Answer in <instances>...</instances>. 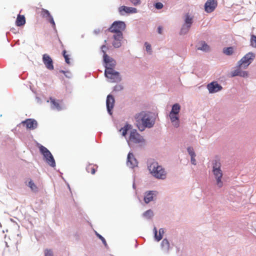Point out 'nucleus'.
<instances>
[{
	"mask_svg": "<svg viewBox=\"0 0 256 256\" xmlns=\"http://www.w3.org/2000/svg\"><path fill=\"white\" fill-rule=\"evenodd\" d=\"M130 129H131V126L130 125H126L124 128H122V130H120V131H122V134L123 136H125L126 134L128 131Z\"/></svg>",
	"mask_w": 256,
	"mask_h": 256,
	"instance_id": "473e14b6",
	"label": "nucleus"
},
{
	"mask_svg": "<svg viewBox=\"0 0 256 256\" xmlns=\"http://www.w3.org/2000/svg\"><path fill=\"white\" fill-rule=\"evenodd\" d=\"M195 156H190L191 157V162L194 165H196V160L195 159Z\"/></svg>",
	"mask_w": 256,
	"mask_h": 256,
	"instance_id": "c03bdc74",
	"label": "nucleus"
},
{
	"mask_svg": "<svg viewBox=\"0 0 256 256\" xmlns=\"http://www.w3.org/2000/svg\"><path fill=\"white\" fill-rule=\"evenodd\" d=\"M155 7L158 10L161 9L163 7V4L161 2H157L155 4Z\"/></svg>",
	"mask_w": 256,
	"mask_h": 256,
	"instance_id": "37998d69",
	"label": "nucleus"
},
{
	"mask_svg": "<svg viewBox=\"0 0 256 256\" xmlns=\"http://www.w3.org/2000/svg\"><path fill=\"white\" fill-rule=\"evenodd\" d=\"M22 123L26 126L27 128L30 130H34L37 128V122L34 119L28 118L22 122Z\"/></svg>",
	"mask_w": 256,
	"mask_h": 256,
	"instance_id": "4468645a",
	"label": "nucleus"
},
{
	"mask_svg": "<svg viewBox=\"0 0 256 256\" xmlns=\"http://www.w3.org/2000/svg\"><path fill=\"white\" fill-rule=\"evenodd\" d=\"M255 58V54L252 52L246 54L238 62V66L240 68H246L252 62Z\"/></svg>",
	"mask_w": 256,
	"mask_h": 256,
	"instance_id": "39448f33",
	"label": "nucleus"
},
{
	"mask_svg": "<svg viewBox=\"0 0 256 256\" xmlns=\"http://www.w3.org/2000/svg\"><path fill=\"white\" fill-rule=\"evenodd\" d=\"M98 166L97 165L93 164H89L86 168V170L88 172L94 174L97 170Z\"/></svg>",
	"mask_w": 256,
	"mask_h": 256,
	"instance_id": "4be33fe9",
	"label": "nucleus"
},
{
	"mask_svg": "<svg viewBox=\"0 0 256 256\" xmlns=\"http://www.w3.org/2000/svg\"><path fill=\"white\" fill-rule=\"evenodd\" d=\"M158 32L160 34H162V27L160 26H158Z\"/></svg>",
	"mask_w": 256,
	"mask_h": 256,
	"instance_id": "49530a36",
	"label": "nucleus"
},
{
	"mask_svg": "<svg viewBox=\"0 0 256 256\" xmlns=\"http://www.w3.org/2000/svg\"><path fill=\"white\" fill-rule=\"evenodd\" d=\"M112 100V94H110L108 96L106 104V108L108 113L111 115L112 113L111 112L112 108V104H110V100Z\"/></svg>",
	"mask_w": 256,
	"mask_h": 256,
	"instance_id": "393cba45",
	"label": "nucleus"
},
{
	"mask_svg": "<svg viewBox=\"0 0 256 256\" xmlns=\"http://www.w3.org/2000/svg\"><path fill=\"white\" fill-rule=\"evenodd\" d=\"M112 102H113V103H114V99H113V100H112Z\"/></svg>",
	"mask_w": 256,
	"mask_h": 256,
	"instance_id": "09e8293b",
	"label": "nucleus"
},
{
	"mask_svg": "<svg viewBox=\"0 0 256 256\" xmlns=\"http://www.w3.org/2000/svg\"><path fill=\"white\" fill-rule=\"evenodd\" d=\"M122 86L120 84H116L115 86H114V90L115 91H119L122 89Z\"/></svg>",
	"mask_w": 256,
	"mask_h": 256,
	"instance_id": "58836bf2",
	"label": "nucleus"
},
{
	"mask_svg": "<svg viewBox=\"0 0 256 256\" xmlns=\"http://www.w3.org/2000/svg\"><path fill=\"white\" fill-rule=\"evenodd\" d=\"M96 234L98 236V237L99 238L102 240V242L104 244V245L105 246H106V241L105 239L101 235H100V234H98L96 232Z\"/></svg>",
	"mask_w": 256,
	"mask_h": 256,
	"instance_id": "ea45409f",
	"label": "nucleus"
},
{
	"mask_svg": "<svg viewBox=\"0 0 256 256\" xmlns=\"http://www.w3.org/2000/svg\"><path fill=\"white\" fill-rule=\"evenodd\" d=\"M223 52L226 55L230 56L233 54L234 50L232 47H228L224 48Z\"/></svg>",
	"mask_w": 256,
	"mask_h": 256,
	"instance_id": "c756f323",
	"label": "nucleus"
},
{
	"mask_svg": "<svg viewBox=\"0 0 256 256\" xmlns=\"http://www.w3.org/2000/svg\"><path fill=\"white\" fill-rule=\"evenodd\" d=\"M28 186L33 191H37V190H38V188H37L36 186L34 184V182L31 180L28 182Z\"/></svg>",
	"mask_w": 256,
	"mask_h": 256,
	"instance_id": "7c9ffc66",
	"label": "nucleus"
},
{
	"mask_svg": "<svg viewBox=\"0 0 256 256\" xmlns=\"http://www.w3.org/2000/svg\"><path fill=\"white\" fill-rule=\"evenodd\" d=\"M26 24V18L24 15L18 14L16 21V24L18 26H24Z\"/></svg>",
	"mask_w": 256,
	"mask_h": 256,
	"instance_id": "412c9836",
	"label": "nucleus"
},
{
	"mask_svg": "<svg viewBox=\"0 0 256 256\" xmlns=\"http://www.w3.org/2000/svg\"><path fill=\"white\" fill-rule=\"evenodd\" d=\"M218 6L216 0H208L204 4L206 12L210 13L212 12Z\"/></svg>",
	"mask_w": 256,
	"mask_h": 256,
	"instance_id": "9d476101",
	"label": "nucleus"
},
{
	"mask_svg": "<svg viewBox=\"0 0 256 256\" xmlns=\"http://www.w3.org/2000/svg\"><path fill=\"white\" fill-rule=\"evenodd\" d=\"M66 50H63V52H62L63 56L66 62L68 64H70V58H68V56L66 54Z\"/></svg>",
	"mask_w": 256,
	"mask_h": 256,
	"instance_id": "72a5a7b5",
	"label": "nucleus"
},
{
	"mask_svg": "<svg viewBox=\"0 0 256 256\" xmlns=\"http://www.w3.org/2000/svg\"><path fill=\"white\" fill-rule=\"evenodd\" d=\"M122 35H121V38H119L117 34H113V46L116 48H120L122 45Z\"/></svg>",
	"mask_w": 256,
	"mask_h": 256,
	"instance_id": "6ab92c4d",
	"label": "nucleus"
},
{
	"mask_svg": "<svg viewBox=\"0 0 256 256\" xmlns=\"http://www.w3.org/2000/svg\"><path fill=\"white\" fill-rule=\"evenodd\" d=\"M118 12L120 15H124L125 14L136 13L137 9L132 7L121 6L118 8Z\"/></svg>",
	"mask_w": 256,
	"mask_h": 256,
	"instance_id": "9b49d317",
	"label": "nucleus"
},
{
	"mask_svg": "<svg viewBox=\"0 0 256 256\" xmlns=\"http://www.w3.org/2000/svg\"><path fill=\"white\" fill-rule=\"evenodd\" d=\"M192 23V18L190 17L188 14H186V15L185 24L181 30V34H186L188 31Z\"/></svg>",
	"mask_w": 256,
	"mask_h": 256,
	"instance_id": "1a4fd4ad",
	"label": "nucleus"
},
{
	"mask_svg": "<svg viewBox=\"0 0 256 256\" xmlns=\"http://www.w3.org/2000/svg\"><path fill=\"white\" fill-rule=\"evenodd\" d=\"M146 46V50L151 54V45L147 42L144 44Z\"/></svg>",
	"mask_w": 256,
	"mask_h": 256,
	"instance_id": "e433bc0d",
	"label": "nucleus"
},
{
	"mask_svg": "<svg viewBox=\"0 0 256 256\" xmlns=\"http://www.w3.org/2000/svg\"><path fill=\"white\" fill-rule=\"evenodd\" d=\"M242 68H240L238 66V68L232 72V76H240L242 77H247L248 76V73L246 71H243L241 70Z\"/></svg>",
	"mask_w": 256,
	"mask_h": 256,
	"instance_id": "f3484780",
	"label": "nucleus"
},
{
	"mask_svg": "<svg viewBox=\"0 0 256 256\" xmlns=\"http://www.w3.org/2000/svg\"><path fill=\"white\" fill-rule=\"evenodd\" d=\"M156 192L149 191L145 194L144 197V201L146 203L148 204L152 201L154 199V196Z\"/></svg>",
	"mask_w": 256,
	"mask_h": 256,
	"instance_id": "aec40b11",
	"label": "nucleus"
},
{
	"mask_svg": "<svg viewBox=\"0 0 256 256\" xmlns=\"http://www.w3.org/2000/svg\"><path fill=\"white\" fill-rule=\"evenodd\" d=\"M153 214V212L151 210H148L144 213V216L148 218H150Z\"/></svg>",
	"mask_w": 256,
	"mask_h": 256,
	"instance_id": "c9c22d12",
	"label": "nucleus"
},
{
	"mask_svg": "<svg viewBox=\"0 0 256 256\" xmlns=\"http://www.w3.org/2000/svg\"><path fill=\"white\" fill-rule=\"evenodd\" d=\"M207 88L210 93L216 92L222 89V86L218 84L216 82H213L208 84Z\"/></svg>",
	"mask_w": 256,
	"mask_h": 256,
	"instance_id": "ddd939ff",
	"label": "nucleus"
},
{
	"mask_svg": "<svg viewBox=\"0 0 256 256\" xmlns=\"http://www.w3.org/2000/svg\"><path fill=\"white\" fill-rule=\"evenodd\" d=\"M136 125L140 131H142L146 128H150L154 124V120L152 116L148 113L142 112L136 116Z\"/></svg>",
	"mask_w": 256,
	"mask_h": 256,
	"instance_id": "f257e3e1",
	"label": "nucleus"
},
{
	"mask_svg": "<svg viewBox=\"0 0 256 256\" xmlns=\"http://www.w3.org/2000/svg\"><path fill=\"white\" fill-rule=\"evenodd\" d=\"M212 173L216 180V186L220 188L223 186V182L222 180L223 174L221 170V163L220 160L218 158H216L212 162Z\"/></svg>",
	"mask_w": 256,
	"mask_h": 256,
	"instance_id": "f03ea898",
	"label": "nucleus"
},
{
	"mask_svg": "<svg viewBox=\"0 0 256 256\" xmlns=\"http://www.w3.org/2000/svg\"><path fill=\"white\" fill-rule=\"evenodd\" d=\"M154 237L157 241H160L162 238V236L164 232L163 228H160L159 230V234H158L157 230L156 228H154Z\"/></svg>",
	"mask_w": 256,
	"mask_h": 256,
	"instance_id": "b1692460",
	"label": "nucleus"
},
{
	"mask_svg": "<svg viewBox=\"0 0 256 256\" xmlns=\"http://www.w3.org/2000/svg\"><path fill=\"white\" fill-rule=\"evenodd\" d=\"M106 46H102V50L104 52V60L106 64V66H105L106 69L104 75L106 78L111 80L112 79V68L107 67V64L110 62V60L108 56L106 54Z\"/></svg>",
	"mask_w": 256,
	"mask_h": 256,
	"instance_id": "0eeeda50",
	"label": "nucleus"
},
{
	"mask_svg": "<svg viewBox=\"0 0 256 256\" xmlns=\"http://www.w3.org/2000/svg\"><path fill=\"white\" fill-rule=\"evenodd\" d=\"M178 114L170 112L169 116L172 125L175 128H178L180 126L179 118Z\"/></svg>",
	"mask_w": 256,
	"mask_h": 256,
	"instance_id": "a211bd4d",
	"label": "nucleus"
},
{
	"mask_svg": "<svg viewBox=\"0 0 256 256\" xmlns=\"http://www.w3.org/2000/svg\"><path fill=\"white\" fill-rule=\"evenodd\" d=\"M150 174L158 179L164 180L166 178V172L164 169L156 162H152L148 166Z\"/></svg>",
	"mask_w": 256,
	"mask_h": 256,
	"instance_id": "7ed1b4c3",
	"label": "nucleus"
},
{
	"mask_svg": "<svg viewBox=\"0 0 256 256\" xmlns=\"http://www.w3.org/2000/svg\"><path fill=\"white\" fill-rule=\"evenodd\" d=\"M180 106L178 104H174L172 106V110L170 112L178 114L180 112Z\"/></svg>",
	"mask_w": 256,
	"mask_h": 256,
	"instance_id": "bb28decb",
	"label": "nucleus"
},
{
	"mask_svg": "<svg viewBox=\"0 0 256 256\" xmlns=\"http://www.w3.org/2000/svg\"><path fill=\"white\" fill-rule=\"evenodd\" d=\"M45 256H53V253L50 250H46L44 251Z\"/></svg>",
	"mask_w": 256,
	"mask_h": 256,
	"instance_id": "4c0bfd02",
	"label": "nucleus"
},
{
	"mask_svg": "<svg viewBox=\"0 0 256 256\" xmlns=\"http://www.w3.org/2000/svg\"><path fill=\"white\" fill-rule=\"evenodd\" d=\"M130 2L134 6H137L140 4V0H130Z\"/></svg>",
	"mask_w": 256,
	"mask_h": 256,
	"instance_id": "79ce46f5",
	"label": "nucleus"
},
{
	"mask_svg": "<svg viewBox=\"0 0 256 256\" xmlns=\"http://www.w3.org/2000/svg\"><path fill=\"white\" fill-rule=\"evenodd\" d=\"M112 28V26H110V27L109 28V30H110V29Z\"/></svg>",
	"mask_w": 256,
	"mask_h": 256,
	"instance_id": "de8ad7c7",
	"label": "nucleus"
},
{
	"mask_svg": "<svg viewBox=\"0 0 256 256\" xmlns=\"http://www.w3.org/2000/svg\"><path fill=\"white\" fill-rule=\"evenodd\" d=\"M42 61L46 67L49 70H53L54 68L53 61L49 55L46 54H43Z\"/></svg>",
	"mask_w": 256,
	"mask_h": 256,
	"instance_id": "f8f14e48",
	"label": "nucleus"
},
{
	"mask_svg": "<svg viewBox=\"0 0 256 256\" xmlns=\"http://www.w3.org/2000/svg\"><path fill=\"white\" fill-rule=\"evenodd\" d=\"M161 246L162 248L168 250L170 248V243L168 240L164 239L161 243Z\"/></svg>",
	"mask_w": 256,
	"mask_h": 256,
	"instance_id": "c85d7f7f",
	"label": "nucleus"
},
{
	"mask_svg": "<svg viewBox=\"0 0 256 256\" xmlns=\"http://www.w3.org/2000/svg\"><path fill=\"white\" fill-rule=\"evenodd\" d=\"M187 150H188V152L190 156H196L195 152H194L192 148L188 147Z\"/></svg>",
	"mask_w": 256,
	"mask_h": 256,
	"instance_id": "f704fd0d",
	"label": "nucleus"
},
{
	"mask_svg": "<svg viewBox=\"0 0 256 256\" xmlns=\"http://www.w3.org/2000/svg\"><path fill=\"white\" fill-rule=\"evenodd\" d=\"M39 149L46 158L47 164L52 167H54L56 166V162L51 152L46 147L42 145L39 146Z\"/></svg>",
	"mask_w": 256,
	"mask_h": 256,
	"instance_id": "20e7f679",
	"label": "nucleus"
},
{
	"mask_svg": "<svg viewBox=\"0 0 256 256\" xmlns=\"http://www.w3.org/2000/svg\"><path fill=\"white\" fill-rule=\"evenodd\" d=\"M127 165L130 168H134L138 165L137 160L131 152H129L128 155Z\"/></svg>",
	"mask_w": 256,
	"mask_h": 256,
	"instance_id": "2eb2a0df",
	"label": "nucleus"
},
{
	"mask_svg": "<svg viewBox=\"0 0 256 256\" xmlns=\"http://www.w3.org/2000/svg\"><path fill=\"white\" fill-rule=\"evenodd\" d=\"M121 77L120 76L119 73L116 72L113 70V82H118L121 81Z\"/></svg>",
	"mask_w": 256,
	"mask_h": 256,
	"instance_id": "cd10ccee",
	"label": "nucleus"
},
{
	"mask_svg": "<svg viewBox=\"0 0 256 256\" xmlns=\"http://www.w3.org/2000/svg\"><path fill=\"white\" fill-rule=\"evenodd\" d=\"M250 46L252 47L256 48V36L252 34L251 35L250 40Z\"/></svg>",
	"mask_w": 256,
	"mask_h": 256,
	"instance_id": "2f4dec72",
	"label": "nucleus"
},
{
	"mask_svg": "<svg viewBox=\"0 0 256 256\" xmlns=\"http://www.w3.org/2000/svg\"><path fill=\"white\" fill-rule=\"evenodd\" d=\"M144 140L142 136H141L135 130H130L128 144H142L144 142Z\"/></svg>",
	"mask_w": 256,
	"mask_h": 256,
	"instance_id": "423d86ee",
	"label": "nucleus"
},
{
	"mask_svg": "<svg viewBox=\"0 0 256 256\" xmlns=\"http://www.w3.org/2000/svg\"><path fill=\"white\" fill-rule=\"evenodd\" d=\"M48 20L50 23V24L52 25V26H53V28H55L56 27V24H55V22H54V18H53L52 17V16H51Z\"/></svg>",
	"mask_w": 256,
	"mask_h": 256,
	"instance_id": "a19ab883",
	"label": "nucleus"
},
{
	"mask_svg": "<svg viewBox=\"0 0 256 256\" xmlns=\"http://www.w3.org/2000/svg\"><path fill=\"white\" fill-rule=\"evenodd\" d=\"M40 15L42 18H46L47 20L52 16L48 10L42 8L40 12Z\"/></svg>",
	"mask_w": 256,
	"mask_h": 256,
	"instance_id": "a878e982",
	"label": "nucleus"
},
{
	"mask_svg": "<svg viewBox=\"0 0 256 256\" xmlns=\"http://www.w3.org/2000/svg\"><path fill=\"white\" fill-rule=\"evenodd\" d=\"M126 26L124 22L116 21L113 22V34H117L119 38L122 35V32L126 28Z\"/></svg>",
	"mask_w": 256,
	"mask_h": 256,
	"instance_id": "6e6552de",
	"label": "nucleus"
},
{
	"mask_svg": "<svg viewBox=\"0 0 256 256\" xmlns=\"http://www.w3.org/2000/svg\"><path fill=\"white\" fill-rule=\"evenodd\" d=\"M50 100L51 104V106L53 109H56L58 110H62V108L61 104L62 102V100H56L52 98H50Z\"/></svg>",
	"mask_w": 256,
	"mask_h": 256,
	"instance_id": "dca6fc26",
	"label": "nucleus"
},
{
	"mask_svg": "<svg viewBox=\"0 0 256 256\" xmlns=\"http://www.w3.org/2000/svg\"><path fill=\"white\" fill-rule=\"evenodd\" d=\"M60 73L64 74L66 76V77H69V76L67 75V74H69V73H70L68 72H66V71L63 70H60Z\"/></svg>",
	"mask_w": 256,
	"mask_h": 256,
	"instance_id": "a18cd8bd",
	"label": "nucleus"
},
{
	"mask_svg": "<svg viewBox=\"0 0 256 256\" xmlns=\"http://www.w3.org/2000/svg\"><path fill=\"white\" fill-rule=\"evenodd\" d=\"M199 46L197 49L204 52H208L210 50V46L204 41H202L199 43Z\"/></svg>",
	"mask_w": 256,
	"mask_h": 256,
	"instance_id": "5701e85b",
	"label": "nucleus"
}]
</instances>
